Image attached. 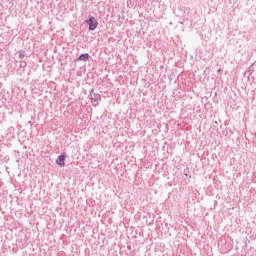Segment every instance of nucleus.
<instances>
[{
  "label": "nucleus",
  "mask_w": 256,
  "mask_h": 256,
  "mask_svg": "<svg viewBox=\"0 0 256 256\" xmlns=\"http://www.w3.org/2000/svg\"><path fill=\"white\" fill-rule=\"evenodd\" d=\"M85 23L88 25L89 31H95V29L99 27V22H97L94 16H89V18L85 20Z\"/></svg>",
  "instance_id": "obj_1"
},
{
  "label": "nucleus",
  "mask_w": 256,
  "mask_h": 256,
  "mask_svg": "<svg viewBox=\"0 0 256 256\" xmlns=\"http://www.w3.org/2000/svg\"><path fill=\"white\" fill-rule=\"evenodd\" d=\"M90 99L93 107H99V103L101 101V95L95 93V89H91L90 91Z\"/></svg>",
  "instance_id": "obj_2"
},
{
  "label": "nucleus",
  "mask_w": 256,
  "mask_h": 256,
  "mask_svg": "<svg viewBox=\"0 0 256 256\" xmlns=\"http://www.w3.org/2000/svg\"><path fill=\"white\" fill-rule=\"evenodd\" d=\"M65 159H67V154L62 152L56 159V165H59V167H65Z\"/></svg>",
  "instance_id": "obj_3"
},
{
  "label": "nucleus",
  "mask_w": 256,
  "mask_h": 256,
  "mask_svg": "<svg viewBox=\"0 0 256 256\" xmlns=\"http://www.w3.org/2000/svg\"><path fill=\"white\" fill-rule=\"evenodd\" d=\"M90 57L91 56L89 55V53H84V54H81L80 56H78L76 61L77 62H79V61L87 62V61H89Z\"/></svg>",
  "instance_id": "obj_4"
},
{
  "label": "nucleus",
  "mask_w": 256,
  "mask_h": 256,
  "mask_svg": "<svg viewBox=\"0 0 256 256\" xmlns=\"http://www.w3.org/2000/svg\"><path fill=\"white\" fill-rule=\"evenodd\" d=\"M19 59H20V61H23V59H25V51L21 50L19 52Z\"/></svg>",
  "instance_id": "obj_5"
},
{
  "label": "nucleus",
  "mask_w": 256,
  "mask_h": 256,
  "mask_svg": "<svg viewBox=\"0 0 256 256\" xmlns=\"http://www.w3.org/2000/svg\"><path fill=\"white\" fill-rule=\"evenodd\" d=\"M28 124L31 125V126L33 125V123L31 121H28Z\"/></svg>",
  "instance_id": "obj_6"
},
{
  "label": "nucleus",
  "mask_w": 256,
  "mask_h": 256,
  "mask_svg": "<svg viewBox=\"0 0 256 256\" xmlns=\"http://www.w3.org/2000/svg\"><path fill=\"white\" fill-rule=\"evenodd\" d=\"M3 187V182H0V188H2Z\"/></svg>",
  "instance_id": "obj_7"
}]
</instances>
